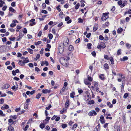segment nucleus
<instances>
[{
	"label": "nucleus",
	"mask_w": 131,
	"mask_h": 131,
	"mask_svg": "<svg viewBox=\"0 0 131 131\" xmlns=\"http://www.w3.org/2000/svg\"><path fill=\"white\" fill-rule=\"evenodd\" d=\"M78 126L77 124L76 123H75L74 124L72 128V130H73L74 129L76 128Z\"/></svg>",
	"instance_id": "21"
},
{
	"label": "nucleus",
	"mask_w": 131,
	"mask_h": 131,
	"mask_svg": "<svg viewBox=\"0 0 131 131\" xmlns=\"http://www.w3.org/2000/svg\"><path fill=\"white\" fill-rule=\"evenodd\" d=\"M19 37H23L24 36V34H22V31H20L19 32Z\"/></svg>",
	"instance_id": "33"
},
{
	"label": "nucleus",
	"mask_w": 131,
	"mask_h": 131,
	"mask_svg": "<svg viewBox=\"0 0 131 131\" xmlns=\"http://www.w3.org/2000/svg\"><path fill=\"white\" fill-rule=\"evenodd\" d=\"M100 124H98V125L96 126L95 128L97 131H99V130L100 129Z\"/></svg>",
	"instance_id": "22"
},
{
	"label": "nucleus",
	"mask_w": 131,
	"mask_h": 131,
	"mask_svg": "<svg viewBox=\"0 0 131 131\" xmlns=\"http://www.w3.org/2000/svg\"><path fill=\"white\" fill-rule=\"evenodd\" d=\"M48 36L50 39H51L53 38V35L51 34H48Z\"/></svg>",
	"instance_id": "36"
},
{
	"label": "nucleus",
	"mask_w": 131,
	"mask_h": 131,
	"mask_svg": "<svg viewBox=\"0 0 131 131\" xmlns=\"http://www.w3.org/2000/svg\"><path fill=\"white\" fill-rule=\"evenodd\" d=\"M84 83L86 85H91V83L89 82L87 79L84 80Z\"/></svg>",
	"instance_id": "8"
},
{
	"label": "nucleus",
	"mask_w": 131,
	"mask_h": 131,
	"mask_svg": "<svg viewBox=\"0 0 131 131\" xmlns=\"http://www.w3.org/2000/svg\"><path fill=\"white\" fill-rule=\"evenodd\" d=\"M50 117H49L48 116H47L46 119L43 121V122L45 124H46L47 123L49 122V120L50 119Z\"/></svg>",
	"instance_id": "5"
},
{
	"label": "nucleus",
	"mask_w": 131,
	"mask_h": 131,
	"mask_svg": "<svg viewBox=\"0 0 131 131\" xmlns=\"http://www.w3.org/2000/svg\"><path fill=\"white\" fill-rule=\"evenodd\" d=\"M35 71H37L38 72L39 71H40V70L37 67H36L35 68Z\"/></svg>",
	"instance_id": "59"
},
{
	"label": "nucleus",
	"mask_w": 131,
	"mask_h": 131,
	"mask_svg": "<svg viewBox=\"0 0 131 131\" xmlns=\"http://www.w3.org/2000/svg\"><path fill=\"white\" fill-rule=\"evenodd\" d=\"M28 51L31 54H33V50L30 48H28L27 49Z\"/></svg>",
	"instance_id": "20"
},
{
	"label": "nucleus",
	"mask_w": 131,
	"mask_h": 131,
	"mask_svg": "<svg viewBox=\"0 0 131 131\" xmlns=\"http://www.w3.org/2000/svg\"><path fill=\"white\" fill-rule=\"evenodd\" d=\"M80 6V4L79 3H78L75 6V8L76 9H78Z\"/></svg>",
	"instance_id": "26"
},
{
	"label": "nucleus",
	"mask_w": 131,
	"mask_h": 131,
	"mask_svg": "<svg viewBox=\"0 0 131 131\" xmlns=\"http://www.w3.org/2000/svg\"><path fill=\"white\" fill-rule=\"evenodd\" d=\"M128 95L129 94L128 93H125L123 96V97L125 99L126 98L128 97Z\"/></svg>",
	"instance_id": "34"
},
{
	"label": "nucleus",
	"mask_w": 131,
	"mask_h": 131,
	"mask_svg": "<svg viewBox=\"0 0 131 131\" xmlns=\"http://www.w3.org/2000/svg\"><path fill=\"white\" fill-rule=\"evenodd\" d=\"M121 54V49H119L117 51V54L118 55H120Z\"/></svg>",
	"instance_id": "40"
},
{
	"label": "nucleus",
	"mask_w": 131,
	"mask_h": 131,
	"mask_svg": "<svg viewBox=\"0 0 131 131\" xmlns=\"http://www.w3.org/2000/svg\"><path fill=\"white\" fill-rule=\"evenodd\" d=\"M16 25V24L15 23H12L10 24V27H13L15 26Z\"/></svg>",
	"instance_id": "47"
},
{
	"label": "nucleus",
	"mask_w": 131,
	"mask_h": 131,
	"mask_svg": "<svg viewBox=\"0 0 131 131\" xmlns=\"http://www.w3.org/2000/svg\"><path fill=\"white\" fill-rule=\"evenodd\" d=\"M41 95V94L40 93H38L36 96V98L37 99H39Z\"/></svg>",
	"instance_id": "23"
},
{
	"label": "nucleus",
	"mask_w": 131,
	"mask_h": 131,
	"mask_svg": "<svg viewBox=\"0 0 131 131\" xmlns=\"http://www.w3.org/2000/svg\"><path fill=\"white\" fill-rule=\"evenodd\" d=\"M28 103H26L24 104V108L25 109H27L28 108Z\"/></svg>",
	"instance_id": "31"
},
{
	"label": "nucleus",
	"mask_w": 131,
	"mask_h": 131,
	"mask_svg": "<svg viewBox=\"0 0 131 131\" xmlns=\"http://www.w3.org/2000/svg\"><path fill=\"white\" fill-rule=\"evenodd\" d=\"M18 64L20 66H24L25 65L23 61L22 62L21 60H20L18 62Z\"/></svg>",
	"instance_id": "14"
},
{
	"label": "nucleus",
	"mask_w": 131,
	"mask_h": 131,
	"mask_svg": "<svg viewBox=\"0 0 131 131\" xmlns=\"http://www.w3.org/2000/svg\"><path fill=\"white\" fill-rule=\"evenodd\" d=\"M69 100H67L65 103V107L66 108H67L69 107Z\"/></svg>",
	"instance_id": "24"
},
{
	"label": "nucleus",
	"mask_w": 131,
	"mask_h": 131,
	"mask_svg": "<svg viewBox=\"0 0 131 131\" xmlns=\"http://www.w3.org/2000/svg\"><path fill=\"white\" fill-rule=\"evenodd\" d=\"M42 8L43 9H45L46 7V5L45 3H43L42 4Z\"/></svg>",
	"instance_id": "46"
},
{
	"label": "nucleus",
	"mask_w": 131,
	"mask_h": 131,
	"mask_svg": "<svg viewBox=\"0 0 131 131\" xmlns=\"http://www.w3.org/2000/svg\"><path fill=\"white\" fill-rule=\"evenodd\" d=\"M28 65L30 67L32 68L34 67L33 64L32 63H30Z\"/></svg>",
	"instance_id": "61"
},
{
	"label": "nucleus",
	"mask_w": 131,
	"mask_h": 131,
	"mask_svg": "<svg viewBox=\"0 0 131 131\" xmlns=\"http://www.w3.org/2000/svg\"><path fill=\"white\" fill-rule=\"evenodd\" d=\"M66 111V109L65 108H63V109L62 110L60 111V113H61L63 114L64 112H65Z\"/></svg>",
	"instance_id": "27"
},
{
	"label": "nucleus",
	"mask_w": 131,
	"mask_h": 131,
	"mask_svg": "<svg viewBox=\"0 0 131 131\" xmlns=\"http://www.w3.org/2000/svg\"><path fill=\"white\" fill-rule=\"evenodd\" d=\"M16 3L15 2H13L11 4V6L13 7H15L16 6Z\"/></svg>",
	"instance_id": "51"
},
{
	"label": "nucleus",
	"mask_w": 131,
	"mask_h": 131,
	"mask_svg": "<svg viewBox=\"0 0 131 131\" xmlns=\"http://www.w3.org/2000/svg\"><path fill=\"white\" fill-rule=\"evenodd\" d=\"M92 44L91 43H88L87 44V46L89 49H91V46Z\"/></svg>",
	"instance_id": "30"
},
{
	"label": "nucleus",
	"mask_w": 131,
	"mask_h": 131,
	"mask_svg": "<svg viewBox=\"0 0 131 131\" xmlns=\"http://www.w3.org/2000/svg\"><path fill=\"white\" fill-rule=\"evenodd\" d=\"M74 49V47L73 46L71 45H70L68 48V50L71 51H73Z\"/></svg>",
	"instance_id": "11"
},
{
	"label": "nucleus",
	"mask_w": 131,
	"mask_h": 131,
	"mask_svg": "<svg viewBox=\"0 0 131 131\" xmlns=\"http://www.w3.org/2000/svg\"><path fill=\"white\" fill-rule=\"evenodd\" d=\"M75 94L74 92H72V93H71L70 94V96L72 98H73L74 97V95Z\"/></svg>",
	"instance_id": "17"
},
{
	"label": "nucleus",
	"mask_w": 131,
	"mask_h": 131,
	"mask_svg": "<svg viewBox=\"0 0 131 131\" xmlns=\"http://www.w3.org/2000/svg\"><path fill=\"white\" fill-rule=\"evenodd\" d=\"M4 102V100L2 98L0 99V104H3Z\"/></svg>",
	"instance_id": "53"
},
{
	"label": "nucleus",
	"mask_w": 131,
	"mask_h": 131,
	"mask_svg": "<svg viewBox=\"0 0 131 131\" xmlns=\"http://www.w3.org/2000/svg\"><path fill=\"white\" fill-rule=\"evenodd\" d=\"M88 80L90 81H92V79L91 77H88Z\"/></svg>",
	"instance_id": "62"
},
{
	"label": "nucleus",
	"mask_w": 131,
	"mask_h": 131,
	"mask_svg": "<svg viewBox=\"0 0 131 131\" xmlns=\"http://www.w3.org/2000/svg\"><path fill=\"white\" fill-rule=\"evenodd\" d=\"M91 54H92V56L94 57H95L96 56V53L95 51H93L92 52H91Z\"/></svg>",
	"instance_id": "52"
},
{
	"label": "nucleus",
	"mask_w": 131,
	"mask_h": 131,
	"mask_svg": "<svg viewBox=\"0 0 131 131\" xmlns=\"http://www.w3.org/2000/svg\"><path fill=\"white\" fill-rule=\"evenodd\" d=\"M59 50L60 53L61 54L62 53L64 50V47L63 46H60L59 47Z\"/></svg>",
	"instance_id": "1"
},
{
	"label": "nucleus",
	"mask_w": 131,
	"mask_h": 131,
	"mask_svg": "<svg viewBox=\"0 0 131 131\" xmlns=\"http://www.w3.org/2000/svg\"><path fill=\"white\" fill-rule=\"evenodd\" d=\"M2 40L3 42H5L6 41V38L4 37L2 39Z\"/></svg>",
	"instance_id": "57"
},
{
	"label": "nucleus",
	"mask_w": 131,
	"mask_h": 131,
	"mask_svg": "<svg viewBox=\"0 0 131 131\" xmlns=\"http://www.w3.org/2000/svg\"><path fill=\"white\" fill-rule=\"evenodd\" d=\"M45 125L43 124H41L40 125V127L42 129H43L45 127Z\"/></svg>",
	"instance_id": "28"
},
{
	"label": "nucleus",
	"mask_w": 131,
	"mask_h": 131,
	"mask_svg": "<svg viewBox=\"0 0 131 131\" xmlns=\"http://www.w3.org/2000/svg\"><path fill=\"white\" fill-rule=\"evenodd\" d=\"M10 85L8 84H4L3 87V89H7L8 88L9 86Z\"/></svg>",
	"instance_id": "9"
},
{
	"label": "nucleus",
	"mask_w": 131,
	"mask_h": 131,
	"mask_svg": "<svg viewBox=\"0 0 131 131\" xmlns=\"http://www.w3.org/2000/svg\"><path fill=\"white\" fill-rule=\"evenodd\" d=\"M9 10L12 12H13L15 11V10L12 7H9Z\"/></svg>",
	"instance_id": "15"
},
{
	"label": "nucleus",
	"mask_w": 131,
	"mask_h": 131,
	"mask_svg": "<svg viewBox=\"0 0 131 131\" xmlns=\"http://www.w3.org/2000/svg\"><path fill=\"white\" fill-rule=\"evenodd\" d=\"M0 115L2 116H4L5 115V114L3 113V111L2 110H0Z\"/></svg>",
	"instance_id": "39"
},
{
	"label": "nucleus",
	"mask_w": 131,
	"mask_h": 131,
	"mask_svg": "<svg viewBox=\"0 0 131 131\" xmlns=\"http://www.w3.org/2000/svg\"><path fill=\"white\" fill-rule=\"evenodd\" d=\"M51 92L50 90H48L47 89H43L42 91V92L43 93L46 94L47 93H49Z\"/></svg>",
	"instance_id": "4"
},
{
	"label": "nucleus",
	"mask_w": 131,
	"mask_h": 131,
	"mask_svg": "<svg viewBox=\"0 0 131 131\" xmlns=\"http://www.w3.org/2000/svg\"><path fill=\"white\" fill-rule=\"evenodd\" d=\"M99 39L101 40H103L104 39V38L102 36L100 35L99 37Z\"/></svg>",
	"instance_id": "41"
},
{
	"label": "nucleus",
	"mask_w": 131,
	"mask_h": 131,
	"mask_svg": "<svg viewBox=\"0 0 131 131\" xmlns=\"http://www.w3.org/2000/svg\"><path fill=\"white\" fill-rule=\"evenodd\" d=\"M100 121L101 123L102 124L105 123V121L104 119L100 120Z\"/></svg>",
	"instance_id": "60"
},
{
	"label": "nucleus",
	"mask_w": 131,
	"mask_h": 131,
	"mask_svg": "<svg viewBox=\"0 0 131 131\" xmlns=\"http://www.w3.org/2000/svg\"><path fill=\"white\" fill-rule=\"evenodd\" d=\"M5 3L2 1V0H0V7H2L3 6V4H5Z\"/></svg>",
	"instance_id": "16"
},
{
	"label": "nucleus",
	"mask_w": 131,
	"mask_h": 131,
	"mask_svg": "<svg viewBox=\"0 0 131 131\" xmlns=\"http://www.w3.org/2000/svg\"><path fill=\"white\" fill-rule=\"evenodd\" d=\"M98 27V25L97 24H95L93 27V31L95 32L96 31Z\"/></svg>",
	"instance_id": "3"
},
{
	"label": "nucleus",
	"mask_w": 131,
	"mask_h": 131,
	"mask_svg": "<svg viewBox=\"0 0 131 131\" xmlns=\"http://www.w3.org/2000/svg\"><path fill=\"white\" fill-rule=\"evenodd\" d=\"M122 1L121 0H120L117 3L119 5H120L122 4Z\"/></svg>",
	"instance_id": "44"
},
{
	"label": "nucleus",
	"mask_w": 131,
	"mask_h": 131,
	"mask_svg": "<svg viewBox=\"0 0 131 131\" xmlns=\"http://www.w3.org/2000/svg\"><path fill=\"white\" fill-rule=\"evenodd\" d=\"M66 88L65 87H63L62 89L60 91V94H61L62 93H63L65 91V90Z\"/></svg>",
	"instance_id": "32"
},
{
	"label": "nucleus",
	"mask_w": 131,
	"mask_h": 131,
	"mask_svg": "<svg viewBox=\"0 0 131 131\" xmlns=\"http://www.w3.org/2000/svg\"><path fill=\"white\" fill-rule=\"evenodd\" d=\"M63 12H61L59 14V16L60 17L61 19H62L63 18Z\"/></svg>",
	"instance_id": "25"
},
{
	"label": "nucleus",
	"mask_w": 131,
	"mask_h": 131,
	"mask_svg": "<svg viewBox=\"0 0 131 131\" xmlns=\"http://www.w3.org/2000/svg\"><path fill=\"white\" fill-rule=\"evenodd\" d=\"M104 67L105 68V69H108V64L107 63H105L104 65Z\"/></svg>",
	"instance_id": "29"
},
{
	"label": "nucleus",
	"mask_w": 131,
	"mask_h": 131,
	"mask_svg": "<svg viewBox=\"0 0 131 131\" xmlns=\"http://www.w3.org/2000/svg\"><path fill=\"white\" fill-rule=\"evenodd\" d=\"M9 39L11 41H14L15 39V37H14L13 38L10 37L9 38Z\"/></svg>",
	"instance_id": "55"
},
{
	"label": "nucleus",
	"mask_w": 131,
	"mask_h": 131,
	"mask_svg": "<svg viewBox=\"0 0 131 131\" xmlns=\"http://www.w3.org/2000/svg\"><path fill=\"white\" fill-rule=\"evenodd\" d=\"M41 42H42L41 41H38L37 42H36L35 43V45L37 46L39 44H40L41 43Z\"/></svg>",
	"instance_id": "35"
},
{
	"label": "nucleus",
	"mask_w": 131,
	"mask_h": 131,
	"mask_svg": "<svg viewBox=\"0 0 131 131\" xmlns=\"http://www.w3.org/2000/svg\"><path fill=\"white\" fill-rule=\"evenodd\" d=\"M67 124H63L62 125V127L63 128H64L67 127Z\"/></svg>",
	"instance_id": "38"
},
{
	"label": "nucleus",
	"mask_w": 131,
	"mask_h": 131,
	"mask_svg": "<svg viewBox=\"0 0 131 131\" xmlns=\"http://www.w3.org/2000/svg\"><path fill=\"white\" fill-rule=\"evenodd\" d=\"M8 125L10 126L12 125L14 123L13 120L12 119H9L8 120Z\"/></svg>",
	"instance_id": "7"
},
{
	"label": "nucleus",
	"mask_w": 131,
	"mask_h": 131,
	"mask_svg": "<svg viewBox=\"0 0 131 131\" xmlns=\"http://www.w3.org/2000/svg\"><path fill=\"white\" fill-rule=\"evenodd\" d=\"M94 86L97 87L98 86V83L97 82H95L94 83Z\"/></svg>",
	"instance_id": "56"
},
{
	"label": "nucleus",
	"mask_w": 131,
	"mask_h": 131,
	"mask_svg": "<svg viewBox=\"0 0 131 131\" xmlns=\"http://www.w3.org/2000/svg\"><path fill=\"white\" fill-rule=\"evenodd\" d=\"M41 12L42 13L45 14H47L48 13L47 11V10H41Z\"/></svg>",
	"instance_id": "37"
},
{
	"label": "nucleus",
	"mask_w": 131,
	"mask_h": 131,
	"mask_svg": "<svg viewBox=\"0 0 131 131\" xmlns=\"http://www.w3.org/2000/svg\"><path fill=\"white\" fill-rule=\"evenodd\" d=\"M7 8V6H4L2 8L3 10L5 11L6 9Z\"/></svg>",
	"instance_id": "58"
},
{
	"label": "nucleus",
	"mask_w": 131,
	"mask_h": 131,
	"mask_svg": "<svg viewBox=\"0 0 131 131\" xmlns=\"http://www.w3.org/2000/svg\"><path fill=\"white\" fill-rule=\"evenodd\" d=\"M80 38H78L76 40L75 42V43H79L80 41Z\"/></svg>",
	"instance_id": "64"
},
{
	"label": "nucleus",
	"mask_w": 131,
	"mask_h": 131,
	"mask_svg": "<svg viewBox=\"0 0 131 131\" xmlns=\"http://www.w3.org/2000/svg\"><path fill=\"white\" fill-rule=\"evenodd\" d=\"M99 78L102 80H104V76L103 74L100 75L99 76Z\"/></svg>",
	"instance_id": "18"
},
{
	"label": "nucleus",
	"mask_w": 131,
	"mask_h": 131,
	"mask_svg": "<svg viewBox=\"0 0 131 131\" xmlns=\"http://www.w3.org/2000/svg\"><path fill=\"white\" fill-rule=\"evenodd\" d=\"M40 57V54H38L36 56V57L35 58V59L37 60Z\"/></svg>",
	"instance_id": "43"
},
{
	"label": "nucleus",
	"mask_w": 131,
	"mask_h": 131,
	"mask_svg": "<svg viewBox=\"0 0 131 131\" xmlns=\"http://www.w3.org/2000/svg\"><path fill=\"white\" fill-rule=\"evenodd\" d=\"M9 108V106L7 104L5 105L4 107L2 106L1 107V109L2 110H4L5 109H8Z\"/></svg>",
	"instance_id": "6"
},
{
	"label": "nucleus",
	"mask_w": 131,
	"mask_h": 131,
	"mask_svg": "<svg viewBox=\"0 0 131 131\" xmlns=\"http://www.w3.org/2000/svg\"><path fill=\"white\" fill-rule=\"evenodd\" d=\"M6 31L5 29H2L0 30V32L2 33H5Z\"/></svg>",
	"instance_id": "49"
},
{
	"label": "nucleus",
	"mask_w": 131,
	"mask_h": 131,
	"mask_svg": "<svg viewBox=\"0 0 131 131\" xmlns=\"http://www.w3.org/2000/svg\"><path fill=\"white\" fill-rule=\"evenodd\" d=\"M123 31L122 28H119L117 30V32L118 34H121Z\"/></svg>",
	"instance_id": "12"
},
{
	"label": "nucleus",
	"mask_w": 131,
	"mask_h": 131,
	"mask_svg": "<svg viewBox=\"0 0 131 131\" xmlns=\"http://www.w3.org/2000/svg\"><path fill=\"white\" fill-rule=\"evenodd\" d=\"M35 21V19H32L30 20V23L29 24L31 26H32L34 25H35L36 23L34 21Z\"/></svg>",
	"instance_id": "2"
},
{
	"label": "nucleus",
	"mask_w": 131,
	"mask_h": 131,
	"mask_svg": "<svg viewBox=\"0 0 131 131\" xmlns=\"http://www.w3.org/2000/svg\"><path fill=\"white\" fill-rule=\"evenodd\" d=\"M128 59V58L127 57H124L123 58V61L127 60Z\"/></svg>",
	"instance_id": "45"
},
{
	"label": "nucleus",
	"mask_w": 131,
	"mask_h": 131,
	"mask_svg": "<svg viewBox=\"0 0 131 131\" xmlns=\"http://www.w3.org/2000/svg\"><path fill=\"white\" fill-rule=\"evenodd\" d=\"M8 130L9 131H14V128L11 126H8Z\"/></svg>",
	"instance_id": "13"
},
{
	"label": "nucleus",
	"mask_w": 131,
	"mask_h": 131,
	"mask_svg": "<svg viewBox=\"0 0 131 131\" xmlns=\"http://www.w3.org/2000/svg\"><path fill=\"white\" fill-rule=\"evenodd\" d=\"M78 20H79L78 22L79 23H82L83 22V19L80 18H78Z\"/></svg>",
	"instance_id": "42"
},
{
	"label": "nucleus",
	"mask_w": 131,
	"mask_h": 131,
	"mask_svg": "<svg viewBox=\"0 0 131 131\" xmlns=\"http://www.w3.org/2000/svg\"><path fill=\"white\" fill-rule=\"evenodd\" d=\"M42 32L41 31H40L38 34V36L39 37H40L42 35Z\"/></svg>",
	"instance_id": "54"
},
{
	"label": "nucleus",
	"mask_w": 131,
	"mask_h": 131,
	"mask_svg": "<svg viewBox=\"0 0 131 131\" xmlns=\"http://www.w3.org/2000/svg\"><path fill=\"white\" fill-rule=\"evenodd\" d=\"M91 34L90 33H88L86 35V37L88 38H89L91 35Z\"/></svg>",
	"instance_id": "48"
},
{
	"label": "nucleus",
	"mask_w": 131,
	"mask_h": 131,
	"mask_svg": "<svg viewBox=\"0 0 131 131\" xmlns=\"http://www.w3.org/2000/svg\"><path fill=\"white\" fill-rule=\"evenodd\" d=\"M100 46H101V48H102L103 49L104 48L106 47L105 44L103 42L100 43Z\"/></svg>",
	"instance_id": "10"
},
{
	"label": "nucleus",
	"mask_w": 131,
	"mask_h": 131,
	"mask_svg": "<svg viewBox=\"0 0 131 131\" xmlns=\"http://www.w3.org/2000/svg\"><path fill=\"white\" fill-rule=\"evenodd\" d=\"M94 101L93 100H92L90 101H89L88 104L91 105L94 104Z\"/></svg>",
	"instance_id": "19"
},
{
	"label": "nucleus",
	"mask_w": 131,
	"mask_h": 131,
	"mask_svg": "<svg viewBox=\"0 0 131 131\" xmlns=\"http://www.w3.org/2000/svg\"><path fill=\"white\" fill-rule=\"evenodd\" d=\"M74 32V31L73 30H71L68 32V34L69 35H70Z\"/></svg>",
	"instance_id": "50"
},
{
	"label": "nucleus",
	"mask_w": 131,
	"mask_h": 131,
	"mask_svg": "<svg viewBox=\"0 0 131 131\" xmlns=\"http://www.w3.org/2000/svg\"><path fill=\"white\" fill-rule=\"evenodd\" d=\"M23 62L24 63V64L25 63H27L29 62V61L28 60H24L23 61Z\"/></svg>",
	"instance_id": "63"
}]
</instances>
